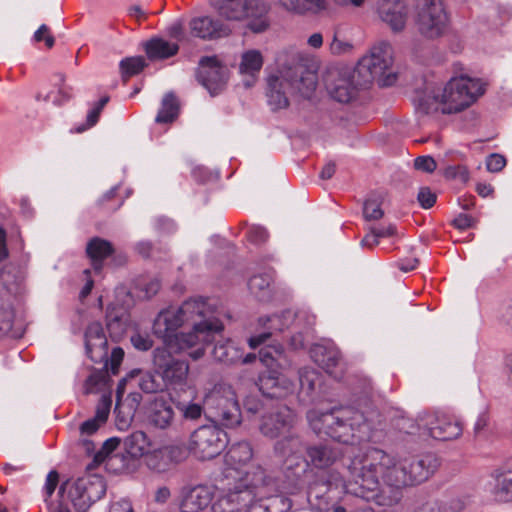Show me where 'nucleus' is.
<instances>
[{"instance_id":"obj_6","label":"nucleus","mask_w":512,"mask_h":512,"mask_svg":"<svg viewBox=\"0 0 512 512\" xmlns=\"http://www.w3.org/2000/svg\"><path fill=\"white\" fill-rule=\"evenodd\" d=\"M25 273L13 264L0 270V336L10 332L14 319V303L25 291Z\"/></svg>"},{"instance_id":"obj_51","label":"nucleus","mask_w":512,"mask_h":512,"mask_svg":"<svg viewBox=\"0 0 512 512\" xmlns=\"http://www.w3.org/2000/svg\"><path fill=\"white\" fill-rule=\"evenodd\" d=\"M145 66V59L141 56L125 58L120 62V68L124 78L138 74Z\"/></svg>"},{"instance_id":"obj_36","label":"nucleus","mask_w":512,"mask_h":512,"mask_svg":"<svg viewBox=\"0 0 512 512\" xmlns=\"http://www.w3.org/2000/svg\"><path fill=\"white\" fill-rule=\"evenodd\" d=\"M245 16L247 18H255L259 21L251 23L250 27L255 32H262L268 27V22L263 18L268 10V4L263 0H247L244 1Z\"/></svg>"},{"instance_id":"obj_14","label":"nucleus","mask_w":512,"mask_h":512,"mask_svg":"<svg viewBox=\"0 0 512 512\" xmlns=\"http://www.w3.org/2000/svg\"><path fill=\"white\" fill-rule=\"evenodd\" d=\"M298 415L286 405H277L261 416L259 430L264 437L277 439L298 427Z\"/></svg>"},{"instance_id":"obj_9","label":"nucleus","mask_w":512,"mask_h":512,"mask_svg":"<svg viewBox=\"0 0 512 512\" xmlns=\"http://www.w3.org/2000/svg\"><path fill=\"white\" fill-rule=\"evenodd\" d=\"M205 405L213 419L227 428L241 423V410L231 385L216 384L205 397Z\"/></svg>"},{"instance_id":"obj_25","label":"nucleus","mask_w":512,"mask_h":512,"mask_svg":"<svg viewBox=\"0 0 512 512\" xmlns=\"http://www.w3.org/2000/svg\"><path fill=\"white\" fill-rule=\"evenodd\" d=\"M191 33L201 39L211 40L229 35L230 28L209 16L193 18L189 23Z\"/></svg>"},{"instance_id":"obj_48","label":"nucleus","mask_w":512,"mask_h":512,"mask_svg":"<svg viewBox=\"0 0 512 512\" xmlns=\"http://www.w3.org/2000/svg\"><path fill=\"white\" fill-rule=\"evenodd\" d=\"M139 387L145 393H157L163 391L166 386L162 378H160L155 372L144 373L139 381Z\"/></svg>"},{"instance_id":"obj_27","label":"nucleus","mask_w":512,"mask_h":512,"mask_svg":"<svg viewBox=\"0 0 512 512\" xmlns=\"http://www.w3.org/2000/svg\"><path fill=\"white\" fill-rule=\"evenodd\" d=\"M213 486L198 485L190 488L181 503V512H198L208 507L214 497Z\"/></svg>"},{"instance_id":"obj_63","label":"nucleus","mask_w":512,"mask_h":512,"mask_svg":"<svg viewBox=\"0 0 512 512\" xmlns=\"http://www.w3.org/2000/svg\"><path fill=\"white\" fill-rule=\"evenodd\" d=\"M180 410L183 413V416L186 419L196 420L202 415V406L197 403H188L183 404L180 407Z\"/></svg>"},{"instance_id":"obj_8","label":"nucleus","mask_w":512,"mask_h":512,"mask_svg":"<svg viewBox=\"0 0 512 512\" xmlns=\"http://www.w3.org/2000/svg\"><path fill=\"white\" fill-rule=\"evenodd\" d=\"M253 458V448L248 441H239L233 443L225 454L223 475L230 487L239 485L243 489V484L250 483L257 469H260L263 474L270 479L269 484L265 487L264 491L268 492V487L272 485V479L268 477L265 471L260 466H255L251 471H247L246 467Z\"/></svg>"},{"instance_id":"obj_60","label":"nucleus","mask_w":512,"mask_h":512,"mask_svg":"<svg viewBox=\"0 0 512 512\" xmlns=\"http://www.w3.org/2000/svg\"><path fill=\"white\" fill-rule=\"evenodd\" d=\"M414 167L417 170L432 173L436 167V161L431 156H419L414 160Z\"/></svg>"},{"instance_id":"obj_28","label":"nucleus","mask_w":512,"mask_h":512,"mask_svg":"<svg viewBox=\"0 0 512 512\" xmlns=\"http://www.w3.org/2000/svg\"><path fill=\"white\" fill-rule=\"evenodd\" d=\"M213 358L227 365L243 363L248 364L256 359V355L249 353L243 356L242 350L232 341H219L212 351Z\"/></svg>"},{"instance_id":"obj_2","label":"nucleus","mask_w":512,"mask_h":512,"mask_svg":"<svg viewBox=\"0 0 512 512\" xmlns=\"http://www.w3.org/2000/svg\"><path fill=\"white\" fill-rule=\"evenodd\" d=\"M438 466V458L431 453L396 461L383 450L371 448L352 459L344 487L366 501L393 506L400 501L402 488L426 481Z\"/></svg>"},{"instance_id":"obj_61","label":"nucleus","mask_w":512,"mask_h":512,"mask_svg":"<svg viewBox=\"0 0 512 512\" xmlns=\"http://www.w3.org/2000/svg\"><path fill=\"white\" fill-rule=\"evenodd\" d=\"M352 44L348 41L341 40L338 38L337 33L334 34L333 40L330 44V51L332 54L341 55L350 52Z\"/></svg>"},{"instance_id":"obj_41","label":"nucleus","mask_w":512,"mask_h":512,"mask_svg":"<svg viewBox=\"0 0 512 512\" xmlns=\"http://www.w3.org/2000/svg\"><path fill=\"white\" fill-rule=\"evenodd\" d=\"M249 512H288L292 503L291 500L283 495H276L268 499L266 504L254 503L249 505Z\"/></svg>"},{"instance_id":"obj_52","label":"nucleus","mask_w":512,"mask_h":512,"mask_svg":"<svg viewBox=\"0 0 512 512\" xmlns=\"http://www.w3.org/2000/svg\"><path fill=\"white\" fill-rule=\"evenodd\" d=\"M142 401V395L138 392H131L126 397L117 399V409H123L127 415H135L140 403Z\"/></svg>"},{"instance_id":"obj_20","label":"nucleus","mask_w":512,"mask_h":512,"mask_svg":"<svg viewBox=\"0 0 512 512\" xmlns=\"http://www.w3.org/2000/svg\"><path fill=\"white\" fill-rule=\"evenodd\" d=\"M305 453V459L313 470H326L330 468L341 459L343 454L338 446L328 443L308 445Z\"/></svg>"},{"instance_id":"obj_21","label":"nucleus","mask_w":512,"mask_h":512,"mask_svg":"<svg viewBox=\"0 0 512 512\" xmlns=\"http://www.w3.org/2000/svg\"><path fill=\"white\" fill-rule=\"evenodd\" d=\"M378 15L394 32L402 31L407 22L408 5L404 0H380Z\"/></svg>"},{"instance_id":"obj_18","label":"nucleus","mask_w":512,"mask_h":512,"mask_svg":"<svg viewBox=\"0 0 512 512\" xmlns=\"http://www.w3.org/2000/svg\"><path fill=\"white\" fill-rule=\"evenodd\" d=\"M311 358L326 373L339 380L343 377L345 364L339 349L331 342L315 344L310 350Z\"/></svg>"},{"instance_id":"obj_34","label":"nucleus","mask_w":512,"mask_h":512,"mask_svg":"<svg viewBox=\"0 0 512 512\" xmlns=\"http://www.w3.org/2000/svg\"><path fill=\"white\" fill-rule=\"evenodd\" d=\"M126 452L132 458H144L153 447L151 440L143 431H135L124 440Z\"/></svg>"},{"instance_id":"obj_58","label":"nucleus","mask_w":512,"mask_h":512,"mask_svg":"<svg viewBox=\"0 0 512 512\" xmlns=\"http://www.w3.org/2000/svg\"><path fill=\"white\" fill-rule=\"evenodd\" d=\"M246 236L252 243L261 244L268 239V232L264 227L252 226L248 229Z\"/></svg>"},{"instance_id":"obj_38","label":"nucleus","mask_w":512,"mask_h":512,"mask_svg":"<svg viewBox=\"0 0 512 512\" xmlns=\"http://www.w3.org/2000/svg\"><path fill=\"white\" fill-rule=\"evenodd\" d=\"M210 4L229 20H240L245 16L243 0H210Z\"/></svg>"},{"instance_id":"obj_62","label":"nucleus","mask_w":512,"mask_h":512,"mask_svg":"<svg viewBox=\"0 0 512 512\" xmlns=\"http://www.w3.org/2000/svg\"><path fill=\"white\" fill-rule=\"evenodd\" d=\"M506 165V159L500 154H491L486 159V167L490 172H499Z\"/></svg>"},{"instance_id":"obj_10","label":"nucleus","mask_w":512,"mask_h":512,"mask_svg":"<svg viewBox=\"0 0 512 512\" xmlns=\"http://www.w3.org/2000/svg\"><path fill=\"white\" fill-rule=\"evenodd\" d=\"M106 486L100 477H82L64 482L59 489V496L65 503H71L77 512H86L90 506L101 499Z\"/></svg>"},{"instance_id":"obj_53","label":"nucleus","mask_w":512,"mask_h":512,"mask_svg":"<svg viewBox=\"0 0 512 512\" xmlns=\"http://www.w3.org/2000/svg\"><path fill=\"white\" fill-rule=\"evenodd\" d=\"M64 80H65V77L64 75H59V81H60V86L58 88V91H57V95L52 97V92L48 93L45 97H44V101H50L52 100V102L56 105H61L63 104L64 102H67L68 100L71 99L72 97V88L71 87H68L64 84Z\"/></svg>"},{"instance_id":"obj_19","label":"nucleus","mask_w":512,"mask_h":512,"mask_svg":"<svg viewBox=\"0 0 512 512\" xmlns=\"http://www.w3.org/2000/svg\"><path fill=\"white\" fill-rule=\"evenodd\" d=\"M257 385L260 392L268 398H285L295 390L294 383L287 376L276 371L262 373Z\"/></svg>"},{"instance_id":"obj_59","label":"nucleus","mask_w":512,"mask_h":512,"mask_svg":"<svg viewBox=\"0 0 512 512\" xmlns=\"http://www.w3.org/2000/svg\"><path fill=\"white\" fill-rule=\"evenodd\" d=\"M417 199L422 208L429 209L435 204L437 197L428 187H423L419 190Z\"/></svg>"},{"instance_id":"obj_31","label":"nucleus","mask_w":512,"mask_h":512,"mask_svg":"<svg viewBox=\"0 0 512 512\" xmlns=\"http://www.w3.org/2000/svg\"><path fill=\"white\" fill-rule=\"evenodd\" d=\"M111 404V396L102 395L96 407V415L81 424V433L86 435L95 433L99 427L106 422L110 412Z\"/></svg>"},{"instance_id":"obj_4","label":"nucleus","mask_w":512,"mask_h":512,"mask_svg":"<svg viewBox=\"0 0 512 512\" xmlns=\"http://www.w3.org/2000/svg\"><path fill=\"white\" fill-rule=\"evenodd\" d=\"M484 91V84L479 79L460 75L452 77L442 89L427 86L419 105L425 112L436 105L435 109L444 114L458 113L473 104Z\"/></svg>"},{"instance_id":"obj_33","label":"nucleus","mask_w":512,"mask_h":512,"mask_svg":"<svg viewBox=\"0 0 512 512\" xmlns=\"http://www.w3.org/2000/svg\"><path fill=\"white\" fill-rule=\"evenodd\" d=\"M299 383L301 395L310 400H313L318 393L322 392L321 375L313 368L299 370Z\"/></svg>"},{"instance_id":"obj_55","label":"nucleus","mask_w":512,"mask_h":512,"mask_svg":"<svg viewBox=\"0 0 512 512\" xmlns=\"http://www.w3.org/2000/svg\"><path fill=\"white\" fill-rule=\"evenodd\" d=\"M363 214L367 220H378L382 218L384 212L377 200L368 199L364 203Z\"/></svg>"},{"instance_id":"obj_42","label":"nucleus","mask_w":512,"mask_h":512,"mask_svg":"<svg viewBox=\"0 0 512 512\" xmlns=\"http://www.w3.org/2000/svg\"><path fill=\"white\" fill-rule=\"evenodd\" d=\"M168 452L163 447L155 448L154 446L148 451L144 457L146 466L155 472H165L170 468Z\"/></svg>"},{"instance_id":"obj_49","label":"nucleus","mask_w":512,"mask_h":512,"mask_svg":"<svg viewBox=\"0 0 512 512\" xmlns=\"http://www.w3.org/2000/svg\"><path fill=\"white\" fill-rule=\"evenodd\" d=\"M316 321L315 315L307 310H299L293 313L292 325L293 330H299L308 333L309 330L314 326Z\"/></svg>"},{"instance_id":"obj_54","label":"nucleus","mask_w":512,"mask_h":512,"mask_svg":"<svg viewBox=\"0 0 512 512\" xmlns=\"http://www.w3.org/2000/svg\"><path fill=\"white\" fill-rule=\"evenodd\" d=\"M132 346L139 351H148L153 346V340L146 332L135 331L130 336Z\"/></svg>"},{"instance_id":"obj_56","label":"nucleus","mask_w":512,"mask_h":512,"mask_svg":"<svg viewBox=\"0 0 512 512\" xmlns=\"http://www.w3.org/2000/svg\"><path fill=\"white\" fill-rule=\"evenodd\" d=\"M469 503L468 497H454L441 506L442 512H461Z\"/></svg>"},{"instance_id":"obj_12","label":"nucleus","mask_w":512,"mask_h":512,"mask_svg":"<svg viewBox=\"0 0 512 512\" xmlns=\"http://www.w3.org/2000/svg\"><path fill=\"white\" fill-rule=\"evenodd\" d=\"M225 445V432L213 425L199 427L191 434L189 441L190 451L201 460H209L216 457Z\"/></svg>"},{"instance_id":"obj_43","label":"nucleus","mask_w":512,"mask_h":512,"mask_svg":"<svg viewBox=\"0 0 512 512\" xmlns=\"http://www.w3.org/2000/svg\"><path fill=\"white\" fill-rule=\"evenodd\" d=\"M86 354L94 362H108V343L106 338L85 341Z\"/></svg>"},{"instance_id":"obj_1","label":"nucleus","mask_w":512,"mask_h":512,"mask_svg":"<svg viewBox=\"0 0 512 512\" xmlns=\"http://www.w3.org/2000/svg\"><path fill=\"white\" fill-rule=\"evenodd\" d=\"M152 329L165 344L153 351L155 373L163 379L166 388L176 389L186 384L189 364L176 358L172 351L187 352L193 360L200 359L205 345L223 329V325L213 316L210 306L199 298L187 300L178 308L162 310Z\"/></svg>"},{"instance_id":"obj_29","label":"nucleus","mask_w":512,"mask_h":512,"mask_svg":"<svg viewBox=\"0 0 512 512\" xmlns=\"http://www.w3.org/2000/svg\"><path fill=\"white\" fill-rule=\"evenodd\" d=\"M291 72L292 76L288 82L293 93H298L303 98H310L317 86V75L310 71H304L302 67H295L285 70Z\"/></svg>"},{"instance_id":"obj_37","label":"nucleus","mask_w":512,"mask_h":512,"mask_svg":"<svg viewBox=\"0 0 512 512\" xmlns=\"http://www.w3.org/2000/svg\"><path fill=\"white\" fill-rule=\"evenodd\" d=\"M271 272H264L253 275L248 282L250 292L260 301H267L271 298Z\"/></svg>"},{"instance_id":"obj_30","label":"nucleus","mask_w":512,"mask_h":512,"mask_svg":"<svg viewBox=\"0 0 512 512\" xmlns=\"http://www.w3.org/2000/svg\"><path fill=\"white\" fill-rule=\"evenodd\" d=\"M490 493L498 502L512 501V463L492 474Z\"/></svg>"},{"instance_id":"obj_5","label":"nucleus","mask_w":512,"mask_h":512,"mask_svg":"<svg viewBox=\"0 0 512 512\" xmlns=\"http://www.w3.org/2000/svg\"><path fill=\"white\" fill-rule=\"evenodd\" d=\"M392 63V46L386 41H381L359 60L353 77L361 78L359 86H365L374 80L380 86H391L396 81V74L391 70Z\"/></svg>"},{"instance_id":"obj_15","label":"nucleus","mask_w":512,"mask_h":512,"mask_svg":"<svg viewBox=\"0 0 512 512\" xmlns=\"http://www.w3.org/2000/svg\"><path fill=\"white\" fill-rule=\"evenodd\" d=\"M284 476L292 493L307 488L308 499L311 485L326 484L330 480V477L318 475L304 457L288 458V460H285Z\"/></svg>"},{"instance_id":"obj_3","label":"nucleus","mask_w":512,"mask_h":512,"mask_svg":"<svg viewBox=\"0 0 512 512\" xmlns=\"http://www.w3.org/2000/svg\"><path fill=\"white\" fill-rule=\"evenodd\" d=\"M307 419L316 434L327 435L338 442L355 444L370 438L371 425L368 418L353 408L327 412L310 410Z\"/></svg>"},{"instance_id":"obj_45","label":"nucleus","mask_w":512,"mask_h":512,"mask_svg":"<svg viewBox=\"0 0 512 512\" xmlns=\"http://www.w3.org/2000/svg\"><path fill=\"white\" fill-rule=\"evenodd\" d=\"M279 3L285 10L297 14L324 6L323 0H279Z\"/></svg>"},{"instance_id":"obj_50","label":"nucleus","mask_w":512,"mask_h":512,"mask_svg":"<svg viewBox=\"0 0 512 512\" xmlns=\"http://www.w3.org/2000/svg\"><path fill=\"white\" fill-rule=\"evenodd\" d=\"M108 101L109 97L104 96L98 102H96L87 114L86 124L76 127L75 132L81 133L94 126L98 122L100 114Z\"/></svg>"},{"instance_id":"obj_13","label":"nucleus","mask_w":512,"mask_h":512,"mask_svg":"<svg viewBox=\"0 0 512 512\" xmlns=\"http://www.w3.org/2000/svg\"><path fill=\"white\" fill-rule=\"evenodd\" d=\"M419 33L435 39L444 34L448 26V16L441 0H423L416 18Z\"/></svg>"},{"instance_id":"obj_16","label":"nucleus","mask_w":512,"mask_h":512,"mask_svg":"<svg viewBox=\"0 0 512 512\" xmlns=\"http://www.w3.org/2000/svg\"><path fill=\"white\" fill-rule=\"evenodd\" d=\"M342 486V478L339 474H331L326 484H313L310 487L309 503L318 511L347 512L346 509L337 503Z\"/></svg>"},{"instance_id":"obj_39","label":"nucleus","mask_w":512,"mask_h":512,"mask_svg":"<svg viewBox=\"0 0 512 512\" xmlns=\"http://www.w3.org/2000/svg\"><path fill=\"white\" fill-rule=\"evenodd\" d=\"M263 66V56L259 50L251 49L245 51L241 56L239 72L252 79L260 72Z\"/></svg>"},{"instance_id":"obj_32","label":"nucleus","mask_w":512,"mask_h":512,"mask_svg":"<svg viewBox=\"0 0 512 512\" xmlns=\"http://www.w3.org/2000/svg\"><path fill=\"white\" fill-rule=\"evenodd\" d=\"M148 58L152 61L163 60L177 54L179 46L177 43L169 42L163 38H152L144 45Z\"/></svg>"},{"instance_id":"obj_7","label":"nucleus","mask_w":512,"mask_h":512,"mask_svg":"<svg viewBox=\"0 0 512 512\" xmlns=\"http://www.w3.org/2000/svg\"><path fill=\"white\" fill-rule=\"evenodd\" d=\"M268 479L260 469H257L250 483L230 487V483L223 484L225 493L212 505L213 512H240L242 507L249 506L255 499L266 496L265 487Z\"/></svg>"},{"instance_id":"obj_22","label":"nucleus","mask_w":512,"mask_h":512,"mask_svg":"<svg viewBox=\"0 0 512 512\" xmlns=\"http://www.w3.org/2000/svg\"><path fill=\"white\" fill-rule=\"evenodd\" d=\"M291 72H281L280 75L271 76L268 79L267 98L268 104L273 110L284 109L289 105L288 95L292 94L288 82Z\"/></svg>"},{"instance_id":"obj_44","label":"nucleus","mask_w":512,"mask_h":512,"mask_svg":"<svg viewBox=\"0 0 512 512\" xmlns=\"http://www.w3.org/2000/svg\"><path fill=\"white\" fill-rule=\"evenodd\" d=\"M109 372L108 365L104 369L93 371L85 382V393H96L108 385Z\"/></svg>"},{"instance_id":"obj_46","label":"nucleus","mask_w":512,"mask_h":512,"mask_svg":"<svg viewBox=\"0 0 512 512\" xmlns=\"http://www.w3.org/2000/svg\"><path fill=\"white\" fill-rule=\"evenodd\" d=\"M357 76L353 77V83H348L346 81H341L337 84L331 91V96L341 103L349 102L355 96V86L359 85L358 82L361 81L355 80Z\"/></svg>"},{"instance_id":"obj_23","label":"nucleus","mask_w":512,"mask_h":512,"mask_svg":"<svg viewBox=\"0 0 512 512\" xmlns=\"http://www.w3.org/2000/svg\"><path fill=\"white\" fill-rule=\"evenodd\" d=\"M307 446L298 428H295L292 432H288L277 438L273 445V451L277 457L285 461L288 460V458L303 457L302 452H306Z\"/></svg>"},{"instance_id":"obj_64","label":"nucleus","mask_w":512,"mask_h":512,"mask_svg":"<svg viewBox=\"0 0 512 512\" xmlns=\"http://www.w3.org/2000/svg\"><path fill=\"white\" fill-rule=\"evenodd\" d=\"M109 512H134V509L130 500L120 498L111 502Z\"/></svg>"},{"instance_id":"obj_40","label":"nucleus","mask_w":512,"mask_h":512,"mask_svg":"<svg viewBox=\"0 0 512 512\" xmlns=\"http://www.w3.org/2000/svg\"><path fill=\"white\" fill-rule=\"evenodd\" d=\"M179 103L173 93H167L162 99L161 107L155 118L156 123H172L178 116Z\"/></svg>"},{"instance_id":"obj_47","label":"nucleus","mask_w":512,"mask_h":512,"mask_svg":"<svg viewBox=\"0 0 512 512\" xmlns=\"http://www.w3.org/2000/svg\"><path fill=\"white\" fill-rule=\"evenodd\" d=\"M283 352L280 344L265 346L259 351V359L267 367H272L274 364L280 366Z\"/></svg>"},{"instance_id":"obj_35","label":"nucleus","mask_w":512,"mask_h":512,"mask_svg":"<svg viewBox=\"0 0 512 512\" xmlns=\"http://www.w3.org/2000/svg\"><path fill=\"white\" fill-rule=\"evenodd\" d=\"M86 252L92 261L93 268L100 271L102 261L113 253V247L109 241L95 237L88 242Z\"/></svg>"},{"instance_id":"obj_17","label":"nucleus","mask_w":512,"mask_h":512,"mask_svg":"<svg viewBox=\"0 0 512 512\" xmlns=\"http://www.w3.org/2000/svg\"><path fill=\"white\" fill-rule=\"evenodd\" d=\"M197 78L202 86L214 96L219 94L226 85L228 79L227 69L214 56L202 57L199 62Z\"/></svg>"},{"instance_id":"obj_57","label":"nucleus","mask_w":512,"mask_h":512,"mask_svg":"<svg viewBox=\"0 0 512 512\" xmlns=\"http://www.w3.org/2000/svg\"><path fill=\"white\" fill-rule=\"evenodd\" d=\"M124 357V351L120 347L112 350L110 358L108 357V372L112 375H117L120 364Z\"/></svg>"},{"instance_id":"obj_24","label":"nucleus","mask_w":512,"mask_h":512,"mask_svg":"<svg viewBox=\"0 0 512 512\" xmlns=\"http://www.w3.org/2000/svg\"><path fill=\"white\" fill-rule=\"evenodd\" d=\"M147 420L155 429H170L175 423L174 409L165 399L155 398L148 407Z\"/></svg>"},{"instance_id":"obj_26","label":"nucleus","mask_w":512,"mask_h":512,"mask_svg":"<svg viewBox=\"0 0 512 512\" xmlns=\"http://www.w3.org/2000/svg\"><path fill=\"white\" fill-rule=\"evenodd\" d=\"M293 312L285 311L281 315H273L267 318H260L261 325L267 329V331L249 338V346L252 349L257 348L263 344L274 332H282L286 328L292 325Z\"/></svg>"},{"instance_id":"obj_11","label":"nucleus","mask_w":512,"mask_h":512,"mask_svg":"<svg viewBox=\"0 0 512 512\" xmlns=\"http://www.w3.org/2000/svg\"><path fill=\"white\" fill-rule=\"evenodd\" d=\"M427 432L431 437L441 441L458 438L462 434V424L455 417L444 413H424L419 415L417 423L407 431L409 434Z\"/></svg>"}]
</instances>
